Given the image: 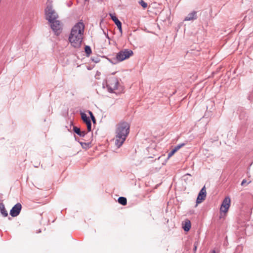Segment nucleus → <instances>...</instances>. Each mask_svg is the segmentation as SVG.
I'll use <instances>...</instances> for the list:
<instances>
[{
  "mask_svg": "<svg viewBox=\"0 0 253 253\" xmlns=\"http://www.w3.org/2000/svg\"><path fill=\"white\" fill-rule=\"evenodd\" d=\"M84 25L83 22L77 23L72 29L69 40L71 45L75 47L81 46L83 39Z\"/></svg>",
  "mask_w": 253,
  "mask_h": 253,
  "instance_id": "f257e3e1",
  "label": "nucleus"
},
{
  "mask_svg": "<svg viewBox=\"0 0 253 253\" xmlns=\"http://www.w3.org/2000/svg\"><path fill=\"white\" fill-rule=\"evenodd\" d=\"M129 125L126 122L118 124L115 137V145L119 148L124 143L129 131Z\"/></svg>",
  "mask_w": 253,
  "mask_h": 253,
  "instance_id": "f03ea898",
  "label": "nucleus"
},
{
  "mask_svg": "<svg viewBox=\"0 0 253 253\" xmlns=\"http://www.w3.org/2000/svg\"><path fill=\"white\" fill-rule=\"evenodd\" d=\"M133 54V52L131 50L126 49L119 52L116 55V58L119 61H122L128 59Z\"/></svg>",
  "mask_w": 253,
  "mask_h": 253,
  "instance_id": "7ed1b4c3",
  "label": "nucleus"
},
{
  "mask_svg": "<svg viewBox=\"0 0 253 253\" xmlns=\"http://www.w3.org/2000/svg\"><path fill=\"white\" fill-rule=\"evenodd\" d=\"M45 14L47 19L51 22L53 20H56L58 18V15L51 5H48L45 9Z\"/></svg>",
  "mask_w": 253,
  "mask_h": 253,
  "instance_id": "20e7f679",
  "label": "nucleus"
},
{
  "mask_svg": "<svg viewBox=\"0 0 253 253\" xmlns=\"http://www.w3.org/2000/svg\"><path fill=\"white\" fill-rule=\"evenodd\" d=\"M119 82L116 78L112 77L107 81V86L110 92H113L118 88Z\"/></svg>",
  "mask_w": 253,
  "mask_h": 253,
  "instance_id": "39448f33",
  "label": "nucleus"
},
{
  "mask_svg": "<svg viewBox=\"0 0 253 253\" xmlns=\"http://www.w3.org/2000/svg\"><path fill=\"white\" fill-rule=\"evenodd\" d=\"M231 203V199L229 197H226L222 202L220 211V217L222 216V212L226 213L230 207Z\"/></svg>",
  "mask_w": 253,
  "mask_h": 253,
  "instance_id": "423d86ee",
  "label": "nucleus"
},
{
  "mask_svg": "<svg viewBox=\"0 0 253 253\" xmlns=\"http://www.w3.org/2000/svg\"><path fill=\"white\" fill-rule=\"evenodd\" d=\"M22 209V205L20 203L16 204L10 210V214L12 217L17 216L20 213Z\"/></svg>",
  "mask_w": 253,
  "mask_h": 253,
  "instance_id": "0eeeda50",
  "label": "nucleus"
},
{
  "mask_svg": "<svg viewBox=\"0 0 253 253\" xmlns=\"http://www.w3.org/2000/svg\"><path fill=\"white\" fill-rule=\"evenodd\" d=\"M50 23H51V27L53 31L58 34L62 29V25L60 22L56 19Z\"/></svg>",
  "mask_w": 253,
  "mask_h": 253,
  "instance_id": "6e6552de",
  "label": "nucleus"
},
{
  "mask_svg": "<svg viewBox=\"0 0 253 253\" xmlns=\"http://www.w3.org/2000/svg\"><path fill=\"white\" fill-rule=\"evenodd\" d=\"M206 197V189L204 186L200 190L197 198V204H200L204 201Z\"/></svg>",
  "mask_w": 253,
  "mask_h": 253,
  "instance_id": "1a4fd4ad",
  "label": "nucleus"
},
{
  "mask_svg": "<svg viewBox=\"0 0 253 253\" xmlns=\"http://www.w3.org/2000/svg\"><path fill=\"white\" fill-rule=\"evenodd\" d=\"M81 117L84 122L85 123L86 125L88 131H90L91 129V124L90 119L87 117L86 115L84 113H81Z\"/></svg>",
  "mask_w": 253,
  "mask_h": 253,
  "instance_id": "9d476101",
  "label": "nucleus"
},
{
  "mask_svg": "<svg viewBox=\"0 0 253 253\" xmlns=\"http://www.w3.org/2000/svg\"><path fill=\"white\" fill-rule=\"evenodd\" d=\"M191 227V222L188 219H186L182 222V228L185 231H188Z\"/></svg>",
  "mask_w": 253,
  "mask_h": 253,
  "instance_id": "9b49d317",
  "label": "nucleus"
},
{
  "mask_svg": "<svg viewBox=\"0 0 253 253\" xmlns=\"http://www.w3.org/2000/svg\"><path fill=\"white\" fill-rule=\"evenodd\" d=\"M196 18V12L195 11H193L192 12L189 13L185 18V21H189L193 20Z\"/></svg>",
  "mask_w": 253,
  "mask_h": 253,
  "instance_id": "f8f14e48",
  "label": "nucleus"
},
{
  "mask_svg": "<svg viewBox=\"0 0 253 253\" xmlns=\"http://www.w3.org/2000/svg\"><path fill=\"white\" fill-rule=\"evenodd\" d=\"M73 130L75 133L80 136H84L86 134L85 131H81L80 129L76 126L74 127Z\"/></svg>",
  "mask_w": 253,
  "mask_h": 253,
  "instance_id": "ddd939ff",
  "label": "nucleus"
},
{
  "mask_svg": "<svg viewBox=\"0 0 253 253\" xmlns=\"http://www.w3.org/2000/svg\"><path fill=\"white\" fill-rule=\"evenodd\" d=\"M0 211L1 213L4 216L6 217L8 215V213L6 209H5L4 206L3 204L0 205Z\"/></svg>",
  "mask_w": 253,
  "mask_h": 253,
  "instance_id": "4468645a",
  "label": "nucleus"
},
{
  "mask_svg": "<svg viewBox=\"0 0 253 253\" xmlns=\"http://www.w3.org/2000/svg\"><path fill=\"white\" fill-rule=\"evenodd\" d=\"M109 15L112 20L114 22L116 25H119V24L121 23L115 15L111 13Z\"/></svg>",
  "mask_w": 253,
  "mask_h": 253,
  "instance_id": "2eb2a0df",
  "label": "nucleus"
},
{
  "mask_svg": "<svg viewBox=\"0 0 253 253\" xmlns=\"http://www.w3.org/2000/svg\"><path fill=\"white\" fill-rule=\"evenodd\" d=\"M118 202L123 205V206H125L126 205V203H127V200H126V199L125 198V197H121L120 198H119L118 199Z\"/></svg>",
  "mask_w": 253,
  "mask_h": 253,
  "instance_id": "dca6fc26",
  "label": "nucleus"
},
{
  "mask_svg": "<svg viewBox=\"0 0 253 253\" xmlns=\"http://www.w3.org/2000/svg\"><path fill=\"white\" fill-rule=\"evenodd\" d=\"M84 49L86 55L87 56H89L91 53V50L90 47L89 46L86 45L85 46Z\"/></svg>",
  "mask_w": 253,
  "mask_h": 253,
  "instance_id": "f3484780",
  "label": "nucleus"
},
{
  "mask_svg": "<svg viewBox=\"0 0 253 253\" xmlns=\"http://www.w3.org/2000/svg\"><path fill=\"white\" fill-rule=\"evenodd\" d=\"M139 3L143 7V8H146L147 7V3L143 0H140Z\"/></svg>",
  "mask_w": 253,
  "mask_h": 253,
  "instance_id": "a211bd4d",
  "label": "nucleus"
},
{
  "mask_svg": "<svg viewBox=\"0 0 253 253\" xmlns=\"http://www.w3.org/2000/svg\"><path fill=\"white\" fill-rule=\"evenodd\" d=\"M176 152L175 150L173 149L170 152H169L168 156V159H169L172 156H173Z\"/></svg>",
  "mask_w": 253,
  "mask_h": 253,
  "instance_id": "6ab92c4d",
  "label": "nucleus"
},
{
  "mask_svg": "<svg viewBox=\"0 0 253 253\" xmlns=\"http://www.w3.org/2000/svg\"><path fill=\"white\" fill-rule=\"evenodd\" d=\"M184 145V144H181L176 146L173 149L177 152L180 148Z\"/></svg>",
  "mask_w": 253,
  "mask_h": 253,
  "instance_id": "aec40b11",
  "label": "nucleus"
},
{
  "mask_svg": "<svg viewBox=\"0 0 253 253\" xmlns=\"http://www.w3.org/2000/svg\"><path fill=\"white\" fill-rule=\"evenodd\" d=\"M184 145V144H181L176 146L173 149L177 152L180 148Z\"/></svg>",
  "mask_w": 253,
  "mask_h": 253,
  "instance_id": "412c9836",
  "label": "nucleus"
},
{
  "mask_svg": "<svg viewBox=\"0 0 253 253\" xmlns=\"http://www.w3.org/2000/svg\"><path fill=\"white\" fill-rule=\"evenodd\" d=\"M81 144L84 148H87L89 147V143H83V142H81Z\"/></svg>",
  "mask_w": 253,
  "mask_h": 253,
  "instance_id": "4be33fe9",
  "label": "nucleus"
},
{
  "mask_svg": "<svg viewBox=\"0 0 253 253\" xmlns=\"http://www.w3.org/2000/svg\"><path fill=\"white\" fill-rule=\"evenodd\" d=\"M118 27V28L119 30V31L121 33H122V23L119 24V25H116Z\"/></svg>",
  "mask_w": 253,
  "mask_h": 253,
  "instance_id": "5701e85b",
  "label": "nucleus"
},
{
  "mask_svg": "<svg viewBox=\"0 0 253 253\" xmlns=\"http://www.w3.org/2000/svg\"><path fill=\"white\" fill-rule=\"evenodd\" d=\"M247 183V180L245 179L243 180L241 183V185L244 186L245 183Z\"/></svg>",
  "mask_w": 253,
  "mask_h": 253,
  "instance_id": "b1692460",
  "label": "nucleus"
},
{
  "mask_svg": "<svg viewBox=\"0 0 253 253\" xmlns=\"http://www.w3.org/2000/svg\"><path fill=\"white\" fill-rule=\"evenodd\" d=\"M92 122L94 123L95 122V119L94 116L91 117Z\"/></svg>",
  "mask_w": 253,
  "mask_h": 253,
  "instance_id": "393cba45",
  "label": "nucleus"
},
{
  "mask_svg": "<svg viewBox=\"0 0 253 253\" xmlns=\"http://www.w3.org/2000/svg\"><path fill=\"white\" fill-rule=\"evenodd\" d=\"M197 245H196L195 244L194 245V250L195 252H196V250H197Z\"/></svg>",
  "mask_w": 253,
  "mask_h": 253,
  "instance_id": "a878e982",
  "label": "nucleus"
},
{
  "mask_svg": "<svg viewBox=\"0 0 253 253\" xmlns=\"http://www.w3.org/2000/svg\"><path fill=\"white\" fill-rule=\"evenodd\" d=\"M89 114L90 117L93 116L92 113L91 111H89Z\"/></svg>",
  "mask_w": 253,
  "mask_h": 253,
  "instance_id": "bb28decb",
  "label": "nucleus"
},
{
  "mask_svg": "<svg viewBox=\"0 0 253 253\" xmlns=\"http://www.w3.org/2000/svg\"><path fill=\"white\" fill-rule=\"evenodd\" d=\"M211 253H216L214 250L212 251Z\"/></svg>",
  "mask_w": 253,
  "mask_h": 253,
  "instance_id": "cd10ccee",
  "label": "nucleus"
},
{
  "mask_svg": "<svg viewBox=\"0 0 253 253\" xmlns=\"http://www.w3.org/2000/svg\"><path fill=\"white\" fill-rule=\"evenodd\" d=\"M1 0H0V2H1Z\"/></svg>",
  "mask_w": 253,
  "mask_h": 253,
  "instance_id": "c85d7f7f",
  "label": "nucleus"
}]
</instances>
